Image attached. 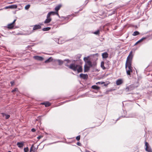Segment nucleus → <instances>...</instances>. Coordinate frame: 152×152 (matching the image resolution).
<instances>
[{
    "label": "nucleus",
    "instance_id": "nucleus-1",
    "mask_svg": "<svg viewBox=\"0 0 152 152\" xmlns=\"http://www.w3.org/2000/svg\"><path fill=\"white\" fill-rule=\"evenodd\" d=\"M133 57L132 51H131L127 57L125 64L126 69H128V70L131 71H132V67L131 66Z\"/></svg>",
    "mask_w": 152,
    "mask_h": 152
},
{
    "label": "nucleus",
    "instance_id": "nucleus-2",
    "mask_svg": "<svg viewBox=\"0 0 152 152\" xmlns=\"http://www.w3.org/2000/svg\"><path fill=\"white\" fill-rule=\"evenodd\" d=\"M56 14L58 15H59L58 13L55 12H49L47 16V19L44 21V23L46 24L50 23L52 20L51 18H50V16L51 15H54Z\"/></svg>",
    "mask_w": 152,
    "mask_h": 152
},
{
    "label": "nucleus",
    "instance_id": "nucleus-3",
    "mask_svg": "<svg viewBox=\"0 0 152 152\" xmlns=\"http://www.w3.org/2000/svg\"><path fill=\"white\" fill-rule=\"evenodd\" d=\"M78 66V65L72 63L70 64L69 66V68L74 71H76L77 70V68Z\"/></svg>",
    "mask_w": 152,
    "mask_h": 152
},
{
    "label": "nucleus",
    "instance_id": "nucleus-4",
    "mask_svg": "<svg viewBox=\"0 0 152 152\" xmlns=\"http://www.w3.org/2000/svg\"><path fill=\"white\" fill-rule=\"evenodd\" d=\"M56 61L58 62V65H61L64 63V62L66 61L67 62V63H69L70 62V61L68 59H65L64 61L61 60H57Z\"/></svg>",
    "mask_w": 152,
    "mask_h": 152
},
{
    "label": "nucleus",
    "instance_id": "nucleus-5",
    "mask_svg": "<svg viewBox=\"0 0 152 152\" xmlns=\"http://www.w3.org/2000/svg\"><path fill=\"white\" fill-rule=\"evenodd\" d=\"M145 146L146 147L145 149L146 151L148 152H152L151 147L149 146L148 143L147 142H145Z\"/></svg>",
    "mask_w": 152,
    "mask_h": 152
},
{
    "label": "nucleus",
    "instance_id": "nucleus-6",
    "mask_svg": "<svg viewBox=\"0 0 152 152\" xmlns=\"http://www.w3.org/2000/svg\"><path fill=\"white\" fill-rule=\"evenodd\" d=\"M16 21V19H15L12 23L8 24L7 27L8 28L10 29L14 27V24Z\"/></svg>",
    "mask_w": 152,
    "mask_h": 152
},
{
    "label": "nucleus",
    "instance_id": "nucleus-7",
    "mask_svg": "<svg viewBox=\"0 0 152 152\" xmlns=\"http://www.w3.org/2000/svg\"><path fill=\"white\" fill-rule=\"evenodd\" d=\"M41 25H42V24L40 25H34L33 28V30H35L41 28Z\"/></svg>",
    "mask_w": 152,
    "mask_h": 152
},
{
    "label": "nucleus",
    "instance_id": "nucleus-8",
    "mask_svg": "<svg viewBox=\"0 0 152 152\" xmlns=\"http://www.w3.org/2000/svg\"><path fill=\"white\" fill-rule=\"evenodd\" d=\"M33 57L35 59L38 61H42L44 59L43 57L38 56H34Z\"/></svg>",
    "mask_w": 152,
    "mask_h": 152
},
{
    "label": "nucleus",
    "instance_id": "nucleus-9",
    "mask_svg": "<svg viewBox=\"0 0 152 152\" xmlns=\"http://www.w3.org/2000/svg\"><path fill=\"white\" fill-rule=\"evenodd\" d=\"M123 82V80L122 79H118L116 81V84L117 85H121Z\"/></svg>",
    "mask_w": 152,
    "mask_h": 152
},
{
    "label": "nucleus",
    "instance_id": "nucleus-10",
    "mask_svg": "<svg viewBox=\"0 0 152 152\" xmlns=\"http://www.w3.org/2000/svg\"><path fill=\"white\" fill-rule=\"evenodd\" d=\"M84 72H87L90 69V67L87 66L85 65L84 66Z\"/></svg>",
    "mask_w": 152,
    "mask_h": 152
},
{
    "label": "nucleus",
    "instance_id": "nucleus-11",
    "mask_svg": "<svg viewBox=\"0 0 152 152\" xmlns=\"http://www.w3.org/2000/svg\"><path fill=\"white\" fill-rule=\"evenodd\" d=\"M80 77L83 79H86L87 77V75L83 74H81L80 75Z\"/></svg>",
    "mask_w": 152,
    "mask_h": 152
},
{
    "label": "nucleus",
    "instance_id": "nucleus-12",
    "mask_svg": "<svg viewBox=\"0 0 152 152\" xmlns=\"http://www.w3.org/2000/svg\"><path fill=\"white\" fill-rule=\"evenodd\" d=\"M102 56L103 58H106L108 56V54L106 52H105L102 54Z\"/></svg>",
    "mask_w": 152,
    "mask_h": 152
},
{
    "label": "nucleus",
    "instance_id": "nucleus-13",
    "mask_svg": "<svg viewBox=\"0 0 152 152\" xmlns=\"http://www.w3.org/2000/svg\"><path fill=\"white\" fill-rule=\"evenodd\" d=\"M17 145L20 148H22L23 146V143L22 142H18L17 143Z\"/></svg>",
    "mask_w": 152,
    "mask_h": 152
},
{
    "label": "nucleus",
    "instance_id": "nucleus-14",
    "mask_svg": "<svg viewBox=\"0 0 152 152\" xmlns=\"http://www.w3.org/2000/svg\"><path fill=\"white\" fill-rule=\"evenodd\" d=\"M78 67V69L77 68V71L78 72H82V66L79 65V66Z\"/></svg>",
    "mask_w": 152,
    "mask_h": 152
},
{
    "label": "nucleus",
    "instance_id": "nucleus-15",
    "mask_svg": "<svg viewBox=\"0 0 152 152\" xmlns=\"http://www.w3.org/2000/svg\"><path fill=\"white\" fill-rule=\"evenodd\" d=\"M61 5L59 4L58 6H57L55 8V10L56 12H58V10L60 9L61 7Z\"/></svg>",
    "mask_w": 152,
    "mask_h": 152
},
{
    "label": "nucleus",
    "instance_id": "nucleus-16",
    "mask_svg": "<svg viewBox=\"0 0 152 152\" xmlns=\"http://www.w3.org/2000/svg\"><path fill=\"white\" fill-rule=\"evenodd\" d=\"M2 115L3 117L5 116V118L6 119H8L10 117V116L9 115H7L4 113H2Z\"/></svg>",
    "mask_w": 152,
    "mask_h": 152
},
{
    "label": "nucleus",
    "instance_id": "nucleus-17",
    "mask_svg": "<svg viewBox=\"0 0 152 152\" xmlns=\"http://www.w3.org/2000/svg\"><path fill=\"white\" fill-rule=\"evenodd\" d=\"M86 63L89 65V66L90 67H92L93 66V65L92 64L91 62L89 60L87 61Z\"/></svg>",
    "mask_w": 152,
    "mask_h": 152
},
{
    "label": "nucleus",
    "instance_id": "nucleus-18",
    "mask_svg": "<svg viewBox=\"0 0 152 152\" xmlns=\"http://www.w3.org/2000/svg\"><path fill=\"white\" fill-rule=\"evenodd\" d=\"M91 88H92L94 89L96 91L99 90L100 88V87L98 86H92Z\"/></svg>",
    "mask_w": 152,
    "mask_h": 152
},
{
    "label": "nucleus",
    "instance_id": "nucleus-19",
    "mask_svg": "<svg viewBox=\"0 0 152 152\" xmlns=\"http://www.w3.org/2000/svg\"><path fill=\"white\" fill-rule=\"evenodd\" d=\"M52 61V58L51 57L49 58L48 59H47L45 61V63H48Z\"/></svg>",
    "mask_w": 152,
    "mask_h": 152
},
{
    "label": "nucleus",
    "instance_id": "nucleus-20",
    "mask_svg": "<svg viewBox=\"0 0 152 152\" xmlns=\"http://www.w3.org/2000/svg\"><path fill=\"white\" fill-rule=\"evenodd\" d=\"M146 39V37H143V38H142L140 40H139L137 42L135 43V44H134V45H137L138 43L140 42H142V41H143V40L144 39Z\"/></svg>",
    "mask_w": 152,
    "mask_h": 152
},
{
    "label": "nucleus",
    "instance_id": "nucleus-21",
    "mask_svg": "<svg viewBox=\"0 0 152 152\" xmlns=\"http://www.w3.org/2000/svg\"><path fill=\"white\" fill-rule=\"evenodd\" d=\"M17 6L16 5H13L9 6L10 8L15 9L17 8Z\"/></svg>",
    "mask_w": 152,
    "mask_h": 152
},
{
    "label": "nucleus",
    "instance_id": "nucleus-22",
    "mask_svg": "<svg viewBox=\"0 0 152 152\" xmlns=\"http://www.w3.org/2000/svg\"><path fill=\"white\" fill-rule=\"evenodd\" d=\"M42 104H44L45 106L46 107H48L50 105V104L48 102H44L42 103Z\"/></svg>",
    "mask_w": 152,
    "mask_h": 152
},
{
    "label": "nucleus",
    "instance_id": "nucleus-23",
    "mask_svg": "<svg viewBox=\"0 0 152 152\" xmlns=\"http://www.w3.org/2000/svg\"><path fill=\"white\" fill-rule=\"evenodd\" d=\"M104 61H102L101 64V66L103 69H105V68L104 66Z\"/></svg>",
    "mask_w": 152,
    "mask_h": 152
},
{
    "label": "nucleus",
    "instance_id": "nucleus-24",
    "mask_svg": "<svg viewBox=\"0 0 152 152\" xmlns=\"http://www.w3.org/2000/svg\"><path fill=\"white\" fill-rule=\"evenodd\" d=\"M50 29V28L49 27L43 28L42 29V30L44 31H49Z\"/></svg>",
    "mask_w": 152,
    "mask_h": 152
},
{
    "label": "nucleus",
    "instance_id": "nucleus-25",
    "mask_svg": "<svg viewBox=\"0 0 152 152\" xmlns=\"http://www.w3.org/2000/svg\"><path fill=\"white\" fill-rule=\"evenodd\" d=\"M139 34V32L137 31H135L133 33L132 35L134 36H136L138 34Z\"/></svg>",
    "mask_w": 152,
    "mask_h": 152
},
{
    "label": "nucleus",
    "instance_id": "nucleus-26",
    "mask_svg": "<svg viewBox=\"0 0 152 152\" xmlns=\"http://www.w3.org/2000/svg\"><path fill=\"white\" fill-rule=\"evenodd\" d=\"M89 58V56L87 57H85L83 58V60L86 63L87 61H88V58Z\"/></svg>",
    "mask_w": 152,
    "mask_h": 152
},
{
    "label": "nucleus",
    "instance_id": "nucleus-27",
    "mask_svg": "<svg viewBox=\"0 0 152 152\" xmlns=\"http://www.w3.org/2000/svg\"><path fill=\"white\" fill-rule=\"evenodd\" d=\"M99 30H97L96 31L94 32L93 33V34H96V35H99Z\"/></svg>",
    "mask_w": 152,
    "mask_h": 152
},
{
    "label": "nucleus",
    "instance_id": "nucleus-28",
    "mask_svg": "<svg viewBox=\"0 0 152 152\" xmlns=\"http://www.w3.org/2000/svg\"><path fill=\"white\" fill-rule=\"evenodd\" d=\"M30 5L28 4L25 6V9L26 10H28L30 8Z\"/></svg>",
    "mask_w": 152,
    "mask_h": 152
},
{
    "label": "nucleus",
    "instance_id": "nucleus-29",
    "mask_svg": "<svg viewBox=\"0 0 152 152\" xmlns=\"http://www.w3.org/2000/svg\"><path fill=\"white\" fill-rule=\"evenodd\" d=\"M126 69V71L127 74L128 75H130V72H132V71H130L129 70H128V69Z\"/></svg>",
    "mask_w": 152,
    "mask_h": 152
},
{
    "label": "nucleus",
    "instance_id": "nucleus-30",
    "mask_svg": "<svg viewBox=\"0 0 152 152\" xmlns=\"http://www.w3.org/2000/svg\"><path fill=\"white\" fill-rule=\"evenodd\" d=\"M33 146L34 145H33L30 148V152H35V151L33 149Z\"/></svg>",
    "mask_w": 152,
    "mask_h": 152
},
{
    "label": "nucleus",
    "instance_id": "nucleus-31",
    "mask_svg": "<svg viewBox=\"0 0 152 152\" xmlns=\"http://www.w3.org/2000/svg\"><path fill=\"white\" fill-rule=\"evenodd\" d=\"M24 152H28V147L24 148Z\"/></svg>",
    "mask_w": 152,
    "mask_h": 152
},
{
    "label": "nucleus",
    "instance_id": "nucleus-32",
    "mask_svg": "<svg viewBox=\"0 0 152 152\" xmlns=\"http://www.w3.org/2000/svg\"><path fill=\"white\" fill-rule=\"evenodd\" d=\"M80 139V136L79 135L76 137V139L77 141H79Z\"/></svg>",
    "mask_w": 152,
    "mask_h": 152
},
{
    "label": "nucleus",
    "instance_id": "nucleus-33",
    "mask_svg": "<svg viewBox=\"0 0 152 152\" xmlns=\"http://www.w3.org/2000/svg\"><path fill=\"white\" fill-rule=\"evenodd\" d=\"M104 84V82H98L96 83V84H99V85L102 84Z\"/></svg>",
    "mask_w": 152,
    "mask_h": 152
},
{
    "label": "nucleus",
    "instance_id": "nucleus-34",
    "mask_svg": "<svg viewBox=\"0 0 152 152\" xmlns=\"http://www.w3.org/2000/svg\"><path fill=\"white\" fill-rule=\"evenodd\" d=\"M18 90V89L17 88H15L12 91V92L13 93V92H14L15 91H17Z\"/></svg>",
    "mask_w": 152,
    "mask_h": 152
},
{
    "label": "nucleus",
    "instance_id": "nucleus-35",
    "mask_svg": "<svg viewBox=\"0 0 152 152\" xmlns=\"http://www.w3.org/2000/svg\"><path fill=\"white\" fill-rule=\"evenodd\" d=\"M10 83L11 84V86H12L14 85H15L14 83V81H12L10 82Z\"/></svg>",
    "mask_w": 152,
    "mask_h": 152
},
{
    "label": "nucleus",
    "instance_id": "nucleus-36",
    "mask_svg": "<svg viewBox=\"0 0 152 152\" xmlns=\"http://www.w3.org/2000/svg\"><path fill=\"white\" fill-rule=\"evenodd\" d=\"M115 13V11H113V12L112 13H111V14H109V15H111L112 14H114Z\"/></svg>",
    "mask_w": 152,
    "mask_h": 152
},
{
    "label": "nucleus",
    "instance_id": "nucleus-37",
    "mask_svg": "<svg viewBox=\"0 0 152 152\" xmlns=\"http://www.w3.org/2000/svg\"><path fill=\"white\" fill-rule=\"evenodd\" d=\"M77 145L79 146H80L81 145V144L79 142H77Z\"/></svg>",
    "mask_w": 152,
    "mask_h": 152
},
{
    "label": "nucleus",
    "instance_id": "nucleus-38",
    "mask_svg": "<svg viewBox=\"0 0 152 152\" xmlns=\"http://www.w3.org/2000/svg\"><path fill=\"white\" fill-rule=\"evenodd\" d=\"M31 131L33 132H34L35 131V129L34 128H33L31 129Z\"/></svg>",
    "mask_w": 152,
    "mask_h": 152
},
{
    "label": "nucleus",
    "instance_id": "nucleus-39",
    "mask_svg": "<svg viewBox=\"0 0 152 152\" xmlns=\"http://www.w3.org/2000/svg\"><path fill=\"white\" fill-rule=\"evenodd\" d=\"M65 66H67L69 67V66L68 64L67 63H66L65 64Z\"/></svg>",
    "mask_w": 152,
    "mask_h": 152
},
{
    "label": "nucleus",
    "instance_id": "nucleus-40",
    "mask_svg": "<svg viewBox=\"0 0 152 152\" xmlns=\"http://www.w3.org/2000/svg\"><path fill=\"white\" fill-rule=\"evenodd\" d=\"M42 137V136H38L37 138L38 139H40L41 138V137Z\"/></svg>",
    "mask_w": 152,
    "mask_h": 152
},
{
    "label": "nucleus",
    "instance_id": "nucleus-41",
    "mask_svg": "<svg viewBox=\"0 0 152 152\" xmlns=\"http://www.w3.org/2000/svg\"><path fill=\"white\" fill-rule=\"evenodd\" d=\"M129 88L128 87H127L126 88V91L129 90Z\"/></svg>",
    "mask_w": 152,
    "mask_h": 152
},
{
    "label": "nucleus",
    "instance_id": "nucleus-42",
    "mask_svg": "<svg viewBox=\"0 0 152 152\" xmlns=\"http://www.w3.org/2000/svg\"><path fill=\"white\" fill-rule=\"evenodd\" d=\"M5 9H8V8H10V7H9V6H7V7H5Z\"/></svg>",
    "mask_w": 152,
    "mask_h": 152
},
{
    "label": "nucleus",
    "instance_id": "nucleus-43",
    "mask_svg": "<svg viewBox=\"0 0 152 152\" xmlns=\"http://www.w3.org/2000/svg\"><path fill=\"white\" fill-rule=\"evenodd\" d=\"M96 65V64H93V65H94V66H95V65Z\"/></svg>",
    "mask_w": 152,
    "mask_h": 152
},
{
    "label": "nucleus",
    "instance_id": "nucleus-44",
    "mask_svg": "<svg viewBox=\"0 0 152 152\" xmlns=\"http://www.w3.org/2000/svg\"><path fill=\"white\" fill-rule=\"evenodd\" d=\"M104 86H106V84H104Z\"/></svg>",
    "mask_w": 152,
    "mask_h": 152
},
{
    "label": "nucleus",
    "instance_id": "nucleus-45",
    "mask_svg": "<svg viewBox=\"0 0 152 152\" xmlns=\"http://www.w3.org/2000/svg\"><path fill=\"white\" fill-rule=\"evenodd\" d=\"M8 152H11V151H8Z\"/></svg>",
    "mask_w": 152,
    "mask_h": 152
},
{
    "label": "nucleus",
    "instance_id": "nucleus-46",
    "mask_svg": "<svg viewBox=\"0 0 152 152\" xmlns=\"http://www.w3.org/2000/svg\"><path fill=\"white\" fill-rule=\"evenodd\" d=\"M2 10V9H0V10Z\"/></svg>",
    "mask_w": 152,
    "mask_h": 152
}]
</instances>
